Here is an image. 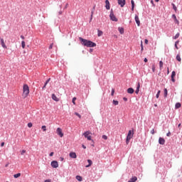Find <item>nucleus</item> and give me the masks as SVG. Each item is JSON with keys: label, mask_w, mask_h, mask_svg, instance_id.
Listing matches in <instances>:
<instances>
[{"label": "nucleus", "mask_w": 182, "mask_h": 182, "mask_svg": "<svg viewBox=\"0 0 182 182\" xmlns=\"http://www.w3.org/2000/svg\"><path fill=\"white\" fill-rule=\"evenodd\" d=\"M21 39H25V36H21Z\"/></svg>", "instance_id": "58"}, {"label": "nucleus", "mask_w": 182, "mask_h": 182, "mask_svg": "<svg viewBox=\"0 0 182 182\" xmlns=\"http://www.w3.org/2000/svg\"><path fill=\"white\" fill-rule=\"evenodd\" d=\"M170 134H171V133L170 132H168L167 134H166V136L168 137L170 136Z\"/></svg>", "instance_id": "47"}, {"label": "nucleus", "mask_w": 182, "mask_h": 182, "mask_svg": "<svg viewBox=\"0 0 182 182\" xmlns=\"http://www.w3.org/2000/svg\"><path fill=\"white\" fill-rule=\"evenodd\" d=\"M139 92H140V83H138V85H137V87H136V91H135V93H136V95H139Z\"/></svg>", "instance_id": "18"}, {"label": "nucleus", "mask_w": 182, "mask_h": 182, "mask_svg": "<svg viewBox=\"0 0 182 182\" xmlns=\"http://www.w3.org/2000/svg\"><path fill=\"white\" fill-rule=\"evenodd\" d=\"M79 41H80L81 44L83 46H86L87 48H95L96 46L95 43L89 40L84 39L82 37H79Z\"/></svg>", "instance_id": "1"}, {"label": "nucleus", "mask_w": 182, "mask_h": 182, "mask_svg": "<svg viewBox=\"0 0 182 182\" xmlns=\"http://www.w3.org/2000/svg\"><path fill=\"white\" fill-rule=\"evenodd\" d=\"M145 43H146V45H147L149 43V40L145 39Z\"/></svg>", "instance_id": "49"}, {"label": "nucleus", "mask_w": 182, "mask_h": 182, "mask_svg": "<svg viewBox=\"0 0 182 182\" xmlns=\"http://www.w3.org/2000/svg\"><path fill=\"white\" fill-rule=\"evenodd\" d=\"M44 182H52V181L50 179H47Z\"/></svg>", "instance_id": "46"}, {"label": "nucleus", "mask_w": 182, "mask_h": 182, "mask_svg": "<svg viewBox=\"0 0 182 182\" xmlns=\"http://www.w3.org/2000/svg\"><path fill=\"white\" fill-rule=\"evenodd\" d=\"M131 4H132V11H134V1L132 0L131 1Z\"/></svg>", "instance_id": "23"}, {"label": "nucleus", "mask_w": 182, "mask_h": 182, "mask_svg": "<svg viewBox=\"0 0 182 182\" xmlns=\"http://www.w3.org/2000/svg\"><path fill=\"white\" fill-rule=\"evenodd\" d=\"M144 61L146 63H147L148 60L145 58L144 60Z\"/></svg>", "instance_id": "53"}, {"label": "nucleus", "mask_w": 182, "mask_h": 182, "mask_svg": "<svg viewBox=\"0 0 182 182\" xmlns=\"http://www.w3.org/2000/svg\"><path fill=\"white\" fill-rule=\"evenodd\" d=\"M51 166L53 168H58V167H59V164L56 161H53L51 162Z\"/></svg>", "instance_id": "6"}, {"label": "nucleus", "mask_w": 182, "mask_h": 182, "mask_svg": "<svg viewBox=\"0 0 182 182\" xmlns=\"http://www.w3.org/2000/svg\"><path fill=\"white\" fill-rule=\"evenodd\" d=\"M137 181V177L133 176L128 182H136Z\"/></svg>", "instance_id": "17"}, {"label": "nucleus", "mask_w": 182, "mask_h": 182, "mask_svg": "<svg viewBox=\"0 0 182 182\" xmlns=\"http://www.w3.org/2000/svg\"><path fill=\"white\" fill-rule=\"evenodd\" d=\"M159 68L160 69H163V61L159 62Z\"/></svg>", "instance_id": "33"}, {"label": "nucleus", "mask_w": 182, "mask_h": 182, "mask_svg": "<svg viewBox=\"0 0 182 182\" xmlns=\"http://www.w3.org/2000/svg\"><path fill=\"white\" fill-rule=\"evenodd\" d=\"M25 46H26L25 42L23 41L21 42V47L23 48V49H25Z\"/></svg>", "instance_id": "34"}, {"label": "nucleus", "mask_w": 182, "mask_h": 182, "mask_svg": "<svg viewBox=\"0 0 182 182\" xmlns=\"http://www.w3.org/2000/svg\"><path fill=\"white\" fill-rule=\"evenodd\" d=\"M180 36V33H177L175 36L173 37V39H178Z\"/></svg>", "instance_id": "28"}, {"label": "nucleus", "mask_w": 182, "mask_h": 182, "mask_svg": "<svg viewBox=\"0 0 182 182\" xmlns=\"http://www.w3.org/2000/svg\"><path fill=\"white\" fill-rule=\"evenodd\" d=\"M144 48H143V41H141V51L143 52L144 50Z\"/></svg>", "instance_id": "37"}, {"label": "nucleus", "mask_w": 182, "mask_h": 182, "mask_svg": "<svg viewBox=\"0 0 182 182\" xmlns=\"http://www.w3.org/2000/svg\"><path fill=\"white\" fill-rule=\"evenodd\" d=\"M50 82V78H49L47 81H46V83H49Z\"/></svg>", "instance_id": "55"}, {"label": "nucleus", "mask_w": 182, "mask_h": 182, "mask_svg": "<svg viewBox=\"0 0 182 182\" xmlns=\"http://www.w3.org/2000/svg\"><path fill=\"white\" fill-rule=\"evenodd\" d=\"M154 106H155V107H157V104H155Z\"/></svg>", "instance_id": "61"}, {"label": "nucleus", "mask_w": 182, "mask_h": 182, "mask_svg": "<svg viewBox=\"0 0 182 182\" xmlns=\"http://www.w3.org/2000/svg\"><path fill=\"white\" fill-rule=\"evenodd\" d=\"M160 93H161V91L159 90L156 95V99H159V97L160 96Z\"/></svg>", "instance_id": "32"}, {"label": "nucleus", "mask_w": 182, "mask_h": 182, "mask_svg": "<svg viewBox=\"0 0 182 182\" xmlns=\"http://www.w3.org/2000/svg\"><path fill=\"white\" fill-rule=\"evenodd\" d=\"M154 129H153L151 131V134H154Z\"/></svg>", "instance_id": "45"}, {"label": "nucleus", "mask_w": 182, "mask_h": 182, "mask_svg": "<svg viewBox=\"0 0 182 182\" xmlns=\"http://www.w3.org/2000/svg\"><path fill=\"white\" fill-rule=\"evenodd\" d=\"M103 35V31L98 30L97 31V36H102Z\"/></svg>", "instance_id": "24"}, {"label": "nucleus", "mask_w": 182, "mask_h": 182, "mask_svg": "<svg viewBox=\"0 0 182 182\" xmlns=\"http://www.w3.org/2000/svg\"><path fill=\"white\" fill-rule=\"evenodd\" d=\"M89 134H90V132L87 131L83 134V136L85 137V139H87V140H91L93 143V139H92V136Z\"/></svg>", "instance_id": "4"}, {"label": "nucleus", "mask_w": 182, "mask_h": 182, "mask_svg": "<svg viewBox=\"0 0 182 182\" xmlns=\"http://www.w3.org/2000/svg\"><path fill=\"white\" fill-rule=\"evenodd\" d=\"M173 16L174 19H175L176 21H177V17L176 16V15L173 14Z\"/></svg>", "instance_id": "51"}, {"label": "nucleus", "mask_w": 182, "mask_h": 182, "mask_svg": "<svg viewBox=\"0 0 182 182\" xmlns=\"http://www.w3.org/2000/svg\"><path fill=\"white\" fill-rule=\"evenodd\" d=\"M180 126H181V124H179L178 125V127H180Z\"/></svg>", "instance_id": "60"}, {"label": "nucleus", "mask_w": 182, "mask_h": 182, "mask_svg": "<svg viewBox=\"0 0 182 182\" xmlns=\"http://www.w3.org/2000/svg\"><path fill=\"white\" fill-rule=\"evenodd\" d=\"M29 95V86L28 85L24 84L23 86V97H28Z\"/></svg>", "instance_id": "2"}, {"label": "nucleus", "mask_w": 182, "mask_h": 182, "mask_svg": "<svg viewBox=\"0 0 182 182\" xmlns=\"http://www.w3.org/2000/svg\"><path fill=\"white\" fill-rule=\"evenodd\" d=\"M117 1L121 8H123L126 5V0H117Z\"/></svg>", "instance_id": "8"}, {"label": "nucleus", "mask_w": 182, "mask_h": 182, "mask_svg": "<svg viewBox=\"0 0 182 182\" xmlns=\"http://www.w3.org/2000/svg\"><path fill=\"white\" fill-rule=\"evenodd\" d=\"M171 77L172 82H176V80L174 79V77H176V71L172 72Z\"/></svg>", "instance_id": "10"}, {"label": "nucleus", "mask_w": 182, "mask_h": 182, "mask_svg": "<svg viewBox=\"0 0 182 182\" xmlns=\"http://www.w3.org/2000/svg\"><path fill=\"white\" fill-rule=\"evenodd\" d=\"M118 31H119V32L121 33V35H123V33H124V28H118Z\"/></svg>", "instance_id": "19"}, {"label": "nucleus", "mask_w": 182, "mask_h": 182, "mask_svg": "<svg viewBox=\"0 0 182 182\" xmlns=\"http://www.w3.org/2000/svg\"><path fill=\"white\" fill-rule=\"evenodd\" d=\"M176 49H178V46H177V44H175Z\"/></svg>", "instance_id": "57"}, {"label": "nucleus", "mask_w": 182, "mask_h": 182, "mask_svg": "<svg viewBox=\"0 0 182 182\" xmlns=\"http://www.w3.org/2000/svg\"><path fill=\"white\" fill-rule=\"evenodd\" d=\"M87 163L89 164L88 165L86 166V167H90V166H92V164H93V162L92 161V160L88 159L87 160Z\"/></svg>", "instance_id": "20"}, {"label": "nucleus", "mask_w": 182, "mask_h": 182, "mask_svg": "<svg viewBox=\"0 0 182 182\" xmlns=\"http://www.w3.org/2000/svg\"><path fill=\"white\" fill-rule=\"evenodd\" d=\"M25 153H26V150L23 149V150L21 151V156H23V154H25Z\"/></svg>", "instance_id": "36"}, {"label": "nucleus", "mask_w": 182, "mask_h": 182, "mask_svg": "<svg viewBox=\"0 0 182 182\" xmlns=\"http://www.w3.org/2000/svg\"><path fill=\"white\" fill-rule=\"evenodd\" d=\"M82 149H86V146L82 145Z\"/></svg>", "instance_id": "59"}, {"label": "nucleus", "mask_w": 182, "mask_h": 182, "mask_svg": "<svg viewBox=\"0 0 182 182\" xmlns=\"http://www.w3.org/2000/svg\"><path fill=\"white\" fill-rule=\"evenodd\" d=\"M53 154H54V153H53V152H51V153L50 154V157H52V156H53Z\"/></svg>", "instance_id": "52"}, {"label": "nucleus", "mask_w": 182, "mask_h": 182, "mask_svg": "<svg viewBox=\"0 0 182 182\" xmlns=\"http://www.w3.org/2000/svg\"><path fill=\"white\" fill-rule=\"evenodd\" d=\"M56 133L60 137H63V132H62V129L57 128Z\"/></svg>", "instance_id": "7"}, {"label": "nucleus", "mask_w": 182, "mask_h": 182, "mask_svg": "<svg viewBox=\"0 0 182 182\" xmlns=\"http://www.w3.org/2000/svg\"><path fill=\"white\" fill-rule=\"evenodd\" d=\"M53 100H55V102H59V98L56 97L55 94H53L51 96Z\"/></svg>", "instance_id": "15"}, {"label": "nucleus", "mask_w": 182, "mask_h": 182, "mask_svg": "<svg viewBox=\"0 0 182 182\" xmlns=\"http://www.w3.org/2000/svg\"><path fill=\"white\" fill-rule=\"evenodd\" d=\"M70 157H71V159H76V157H77V156L76 155V153L70 152Z\"/></svg>", "instance_id": "14"}, {"label": "nucleus", "mask_w": 182, "mask_h": 182, "mask_svg": "<svg viewBox=\"0 0 182 182\" xmlns=\"http://www.w3.org/2000/svg\"><path fill=\"white\" fill-rule=\"evenodd\" d=\"M76 179H77L78 181H82V180H83V178H82V176H76Z\"/></svg>", "instance_id": "26"}, {"label": "nucleus", "mask_w": 182, "mask_h": 182, "mask_svg": "<svg viewBox=\"0 0 182 182\" xmlns=\"http://www.w3.org/2000/svg\"><path fill=\"white\" fill-rule=\"evenodd\" d=\"M181 107V104L180 102H178L175 105V109H180Z\"/></svg>", "instance_id": "21"}, {"label": "nucleus", "mask_w": 182, "mask_h": 182, "mask_svg": "<svg viewBox=\"0 0 182 182\" xmlns=\"http://www.w3.org/2000/svg\"><path fill=\"white\" fill-rule=\"evenodd\" d=\"M14 178H18V177H21V173L14 174Z\"/></svg>", "instance_id": "29"}, {"label": "nucleus", "mask_w": 182, "mask_h": 182, "mask_svg": "<svg viewBox=\"0 0 182 182\" xmlns=\"http://www.w3.org/2000/svg\"><path fill=\"white\" fill-rule=\"evenodd\" d=\"M167 93H168L167 88H165L164 89V97H167Z\"/></svg>", "instance_id": "31"}, {"label": "nucleus", "mask_w": 182, "mask_h": 182, "mask_svg": "<svg viewBox=\"0 0 182 182\" xmlns=\"http://www.w3.org/2000/svg\"><path fill=\"white\" fill-rule=\"evenodd\" d=\"M102 139H104V140H107V136L103 135Z\"/></svg>", "instance_id": "40"}, {"label": "nucleus", "mask_w": 182, "mask_h": 182, "mask_svg": "<svg viewBox=\"0 0 182 182\" xmlns=\"http://www.w3.org/2000/svg\"><path fill=\"white\" fill-rule=\"evenodd\" d=\"M76 97H73V105H76Z\"/></svg>", "instance_id": "38"}, {"label": "nucleus", "mask_w": 182, "mask_h": 182, "mask_svg": "<svg viewBox=\"0 0 182 182\" xmlns=\"http://www.w3.org/2000/svg\"><path fill=\"white\" fill-rule=\"evenodd\" d=\"M109 17L111 21H114V22H117V18H116V16L113 14V11H111L109 14Z\"/></svg>", "instance_id": "5"}, {"label": "nucleus", "mask_w": 182, "mask_h": 182, "mask_svg": "<svg viewBox=\"0 0 182 182\" xmlns=\"http://www.w3.org/2000/svg\"><path fill=\"white\" fill-rule=\"evenodd\" d=\"M74 114H75V116H77V117H79V119H82V116L80 115V114H79L77 112H75Z\"/></svg>", "instance_id": "30"}, {"label": "nucleus", "mask_w": 182, "mask_h": 182, "mask_svg": "<svg viewBox=\"0 0 182 182\" xmlns=\"http://www.w3.org/2000/svg\"><path fill=\"white\" fill-rule=\"evenodd\" d=\"M178 43H180L179 41H177L176 42H175V45H178Z\"/></svg>", "instance_id": "50"}, {"label": "nucleus", "mask_w": 182, "mask_h": 182, "mask_svg": "<svg viewBox=\"0 0 182 182\" xmlns=\"http://www.w3.org/2000/svg\"><path fill=\"white\" fill-rule=\"evenodd\" d=\"M159 144H164V143H166V140H164V138H161L160 137L159 139Z\"/></svg>", "instance_id": "13"}, {"label": "nucleus", "mask_w": 182, "mask_h": 182, "mask_svg": "<svg viewBox=\"0 0 182 182\" xmlns=\"http://www.w3.org/2000/svg\"><path fill=\"white\" fill-rule=\"evenodd\" d=\"M4 146H5V142H2V143L1 144V147H4Z\"/></svg>", "instance_id": "48"}, {"label": "nucleus", "mask_w": 182, "mask_h": 182, "mask_svg": "<svg viewBox=\"0 0 182 182\" xmlns=\"http://www.w3.org/2000/svg\"><path fill=\"white\" fill-rule=\"evenodd\" d=\"M127 93H129V95H133V93H134V90L132 87L128 88Z\"/></svg>", "instance_id": "16"}, {"label": "nucleus", "mask_w": 182, "mask_h": 182, "mask_svg": "<svg viewBox=\"0 0 182 182\" xmlns=\"http://www.w3.org/2000/svg\"><path fill=\"white\" fill-rule=\"evenodd\" d=\"M47 85H48V83H46H46H45V85H45V86H46Z\"/></svg>", "instance_id": "62"}, {"label": "nucleus", "mask_w": 182, "mask_h": 182, "mask_svg": "<svg viewBox=\"0 0 182 182\" xmlns=\"http://www.w3.org/2000/svg\"><path fill=\"white\" fill-rule=\"evenodd\" d=\"M60 161H63V160H64L63 157H60Z\"/></svg>", "instance_id": "56"}, {"label": "nucleus", "mask_w": 182, "mask_h": 182, "mask_svg": "<svg viewBox=\"0 0 182 182\" xmlns=\"http://www.w3.org/2000/svg\"><path fill=\"white\" fill-rule=\"evenodd\" d=\"M111 95L114 96V89L112 90Z\"/></svg>", "instance_id": "42"}, {"label": "nucleus", "mask_w": 182, "mask_h": 182, "mask_svg": "<svg viewBox=\"0 0 182 182\" xmlns=\"http://www.w3.org/2000/svg\"><path fill=\"white\" fill-rule=\"evenodd\" d=\"M53 48V43H51L50 46L48 47V49H52Z\"/></svg>", "instance_id": "43"}, {"label": "nucleus", "mask_w": 182, "mask_h": 182, "mask_svg": "<svg viewBox=\"0 0 182 182\" xmlns=\"http://www.w3.org/2000/svg\"><path fill=\"white\" fill-rule=\"evenodd\" d=\"M45 87H46V86L44 85V86L43 87V89H45Z\"/></svg>", "instance_id": "63"}, {"label": "nucleus", "mask_w": 182, "mask_h": 182, "mask_svg": "<svg viewBox=\"0 0 182 182\" xmlns=\"http://www.w3.org/2000/svg\"><path fill=\"white\" fill-rule=\"evenodd\" d=\"M105 8L106 9L109 10L110 9V3L109 2V0L105 1Z\"/></svg>", "instance_id": "11"}, {"label": "nucleus", "mask_w": 182, "mask_h": 182, "mask_svg": "<svg viewBox=\"0 0 182 182\" xmlns=\"http://www.w3.org/2000/svg\"><path fill=\"white\" fill-rule=\"evenodd\" d=\"M135 22L138 26H140V20L139 18V16H135Z\"/></svg>", "instance_id": "9"}, {"label": "nucleus", "mask_w": 182, "mask_h": 182, "mask_svg": "<svg viewBox=\"0 0 182 182\" xmlns=\"http://www.w3.org/2000/svg\"><path fill=\"white\" fill-rule=\"evenodd\" d=\"M159 1H160V0H155L156 2H159Z\"/></svg>", "instance_id": "64"}, {"label": "nucleus", "mask_w": 182, "mask_h": 182, "mask_svg": "<svg viewBox=\"0 0 182 182\" xmlns=\"http://www.w3.org/2000/svg\"><path fill=\"white\" fill-rule=\"evenodd\" d=\"M173 6L174 11H177V7L176 6V5L173 4Z\"/></svg>", "instance_id": "44"}, {"label": "nucleus", "mask_w": 182, "mask_h": 182, "mask_svg": "<svg viewBox=\"0 0 182 182\" xmlns=\"http://www.w3.org/2000/svg\"><path fill=\"white\" fill-rule=\"evenodd\" d=\"M152 71L156 72V66L154 65H152Z\"/></svg>", "instance_id": "39"}, {"label": "nucleus", "mask_w": 182, "mask_h": 182, "mask_svg": "<svg viewBox=\"0 0 182 182\" xmlns=\"http://www.w3.org/2000/svg\"><path fill=\"white\" fill-rule=\"evenodd\" d=\"M95 6L93 7V11H91V16H90V21H92V19H93V14L95 11Z\"/></svg>", "instance_id": "25"}, {"label": "nucleus", "mask_w": 182, "mask_h": 182, "mask_svg": "<svg viewBox=\"0 0 182 182\" xmlns=\"http://www.w3.org/2000/svg\"><path fill=\"white\" fill-rule=\"evenodd\" d=\"M1 45L4 49H6V45H5V41H4V38H1Z\"/></svg>", "instance_id": "12"}, {"label": "nucleus", "mask_w": 182, "mask_h": 182, "mask_svg": "<svg viewBox=\"0 0 182 182\" xmlns=\"http://www.w3.org/2000/svg\"><path fill=\"white\" fill-rule=\"evenodd\" d=\"M176 60H178V62H181V57L180 56V54L176 55Z\"/></svg>", "instance_id": "22"}, {"label": "nucleus", "mask_w": 182, "mask_h": 182, "mask_svg": "<svg viewBox=\"0 0 182 182\" xmlns=\"http://www.w3.org/2000/svg\"><path fill=\"white\" fill-rule=\"evenodd\" d=\"M133 134H134V132H133L132 130H129L126 139L127 144H129V143H130V140L133 139Z\"/></svg>", "instance_id": "3"}, {"label": "nucleus", "mask_w": 182, "mask_h": 182, "mask_svg": "<svg viewBox=\"0 0 182 182\" xmlns=\"http://www.w3.org/2000/svg\"><path fill=\"white\" fill-rule=\"evenodd\" d=\"M123 100H124V102H127V97H124Z\"/></svg>", "instance_id": "54"}, {"label": "nucleus", "mask_w": 182, "mask_h": 182, "mask_svg": "<svg viewBox=\"0 0 182 182\" xmlns=\"http://www.w3.org/2000/svg\"><path fill=\"white\" fill-rule=\"evenodd\" d=\"M112 103H113V105H114V106H117V105H119V101L114 100L112 101Z\"/></svg>", "instance_id": "27"}, {"label": "nucleus", "mask_w": 182, "mask_h": 182, "mask_svg": "<svg viewBox=\"0 0 182 182\" xmlns=\"http://www.w3.org/2000/svg\"><path fill=\"white\" fill-rule=\"evenodd\" d=\"M41 129H42V130H43V132H46V126L43 125V126L41 127Z\"/></svg>", "instance_id": "35"}, {"label": "nucleus", "mask_w": 182, "mask_h": 182, "mask_svg": "<svg viewBox=\"0 0 182 182\" xmlns=\"http://www.w3.org/2000/svg\"><path fill=\"white\" fill-rule=\"evenodd\" d=\"M32 126H33V124H32V122H29L28 124V127H32Z\"/></svg>", "instance_id": "41"}]
</instances>
